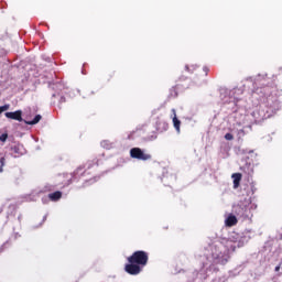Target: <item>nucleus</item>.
Wrapping results in <instances>:
<instances>
[{
    "label": "nucleus",
    "mask_w": 282,
    "mask_h": 282,
    "mask_svg": "<svg viewBox=\"0 0 282 282\" xmlns=\"http://www.w3.org/2000/svg\"><path fill=\"white\" fill-rule=\"evenodd\" d=\"M226 226H235L237 224V217L235 215H229L225 220Z\"/></svg>",
    "instance_id": "5"
},
{
    "label": "nucleus",
    "mask_w": 282,
    "mask_h": 282,
    "mask_svg": "<svg viewBox=\"0 0 282 282\" xmlns=\"http://www.w3.org/2000/svg\"><path fill=\"white\" fill-rule=\"evenodd\" d=\"M173 112V124H174V129L177 131V133H180V124H182V122L177 119V113L175 112V109H172Z\"/></svg>",
    "instance_id": "4"
},
{
    "label": "nucleus",
    "mask_w": 282,
    "mask_h": 282,
    "mask_svg": "<svg viewBox=\"0 0 282 282\" xmlns=\"http://www.w3.org/2000/svg\"><path fill=\"white\" fill-rule=\"evenodd\" d=\"M231 177L234 180V188H239V183L241 182V174L235 173V174H232Z\"/></svg>",
    "instance_id": "6"
},
{
    "label": "nucleus",
    "mask_w": 282,
    "mask_h": 282,
    "mask_svg": "<svg viewBox=\"0 0 282 282\" xmlns=\"http://www.w3.org/2000/svg\"><path fill=\"white\" fill-rule=\"evenodd\" d=\"M0 173H3V167H0Z\"/></svg>",
    "instance_id": "16"
},
{
    "label": "nucleus",
    "mask_w": 282,
    "mask_h": 282,
    "mask_svg": "<svg viewBox=\"0 0 282 282\" xmlns=\"http://www.w3.org/2000/svg\"><path fill=\"white\" fill-rule=\"evenodd\" d=\"M225 140H234V137L231 133L225 134Z\"/></svg>",
    "instance_id": "12"
},
{
    "label": "nucleus",
    "mask_w": 282,
    "mask_h": 282,
    "mask_svg": "<svg viewBox=\"0 0 282 282\" xmlns=\"http://www.w3.org/2000/svg\"><path fill=\"white\" fill-rule=\"evenodd\" d=\"M130 155L137 160H151V155L142 152L140 148L131 149Z\"/></svg>",
    "instance_id": "2"
},
{
    "label": "nucleus",
    "mask_w": 282,
    "mask_h": 282,
    "mask_svg": "<svg viewBox=\"0 0 282 282\" xmlns=\"http://www.w3.org/2000/svg\"><path fill=\"white\" fill-rule=\"evenodd\" d=\"M14 153H19V147L13 148Z\"/></svg>",
    "instance_id": "14"
},
{
    "label": "nucleus",
    "mask_w": 282,
    "mask_h": 282,
    "mask_svg": "<svg viewBox=\"0 0 282 282\" xmlns=\"http://www.w3.org/2000/svg\"><path fill=\"white\" fill-rule=\"evenodd\" d=\"M48 197H50V199H52L53 202H56V199H61L62 194H61V192H55V193H53V194H50Z\"/></svg>",
    "instance_id": "7"
},
{
    "label": "nucleus",
    "mask_w": 282,
    "mask_h": 282,
    "mask_svg": "<svg viewBox=\"0 0 282 282\" xmlns=\"http://www.w3.org/2000/svg\"><path fill=\"white\" fill-rule=\"evenodd\" d=\"M41 115H37V116H35V118H34V120H32V121H24L25 122V124H39V122H41Z\"/></svg>",
    "instance_id": "8"
},
{
    "label": "nucleus",
    "mask_w": 282,
    "mask_h": 282,
    "mask_svg": "<svg viewBox=\"0 0 282 282\" xmlns=\"http://www.w3.org/2000/svg\"><path fill=\"white\" fill-rule=\"evenodd\" d=\"M101 147H104V149H111V144L109 143V141H102Z\"/></svg>",
    "instance_id": "9"
},
{
    "label": "nucleus",
    "mask_w": 282,
    "mask_h": 282,
    "mask_svg": "<svg viewBox=\"0 0 282 282\" xmlns=\"http://www.w3.org/2000/svg\"><path fill=\"white\" fill-rule=\"evenodd\" d=\"M4 116L10 120H18L19 122H23V112L21 110L14 112H6Z\"/></svg>",
    "instance_id": "3"
},
{
    "label": "nucleus",
    "mask_w": 282,
    "mask_h": 282,
    "mask_svg": "<svg viewBox=\"0 0 282 282\" xmlns=\"http://www.w3.org/2000/svg\"><path fill=\"white\" fill-rule=\"evenodd\" d=\"M0 162H1V166H4V164H6V159H4V158H1V159H0Z\"/></svg>",
    "instance_id": "13"
},
{
    "label": "nucleus",
    "mask_w": 282,
    "mask_h": 282,
    "mask_svg": "<svg viewBox=\"0 0 282 282\" xmlns=\"http://www.w3.org/2000/svg\"><path fill=\"white\" fill-rule=\"evenodd\" d=\"M280 270H281L280 265L275 267V272H279Z\"/></svg>",
    "instance_id": "15"
},
{
    "label": "nucleus",
    "mask_w": 282,
    "mask_h": 282,
    "mask_svg": "<svg viewBox=\"0 0 282 282\" xmlns=\"http://www.w3.org/2000/svg\"><path fill=\"white\" fill-rule=\"evenodd\" d=\"M128 261L130 264L126 265V272H128V274H140V272H142L140 265H147L149 256L144 251H137L130 258H128Z\"/></svg>",
    "instance_id": "1"
},
{
    "label": "nucleus",
    "mask_w": 282,
    "mask_h": 282,
    "mask_svg": "<svg viewBox=\"0 0 282 282\" xmlns=\"http://www.w3.org/2000/svg\"><path fill=\"white\" fill-rule=\"evenodd\" d=\"M10 109V105L0 106V113H3V111H8Z\"/></svg>",
    "instance_id": "10"
},
{
    "label": "nucleus",
    "mask_w": 282,
    "mask_h": 282,
    "mask_svg": "<svg viewBox=\"0 0 282 282\" xmlns=\"http://www.w3.org/2000/svg\"><path fill=\"white\" fill-rule=\"evenodd\" d=\"M6 140H8V134L4 133L0 137V142H6Z\"/></svg>",
    "instance_id": "11"
}]
</instances>
